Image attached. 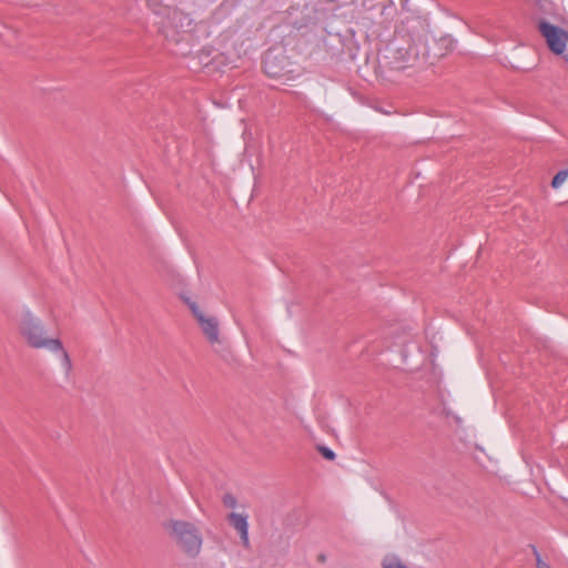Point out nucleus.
Returning a JSON list of instances; mask_svg holds the SVG:
<instances>
[{
  "instance_id": "f257e3e1",
  "label": "nucleus",
  "mask_w": 568,
  "mask_h": 568,
  "mask_svg": "<svg viewBox=\"0 0 568 568\" xmlns=\"http://www.w3.org/2000/svg\"><path fill=\"white\" fill-rule=\"evenodd\" d=\"M163 528L184 555L194 558L200 554L203 538L200 528L194 523L171 518L163 523Z\"/></svg>"
},
{
  "instance_id": "f03ea898",
  "label": "nucleus",
  "mask_w": 568,
  "mask_h": 568,
  "mask_svg": "<svg viewBox=\"0 0 568 568\" xmlns=\"http://www.w3.org/2000/svg\"><path fill=\"white\" fill-rule=\"evenodd\" d=\"M18 332L26 344L31 348H48L52 352L62 349V342L58 338L48 337L41 320L34 316L30 311H26L21 314L18 321Z\"/></svg>"
},
{
  "instance_id": "7ed1b4c3",
  "label": "nucleus",
  "mask_w": 568,
  "mask_h": 568,
  "mask_svg": "<svg viewBox=\"0 0 568 568\" xmlns=\"http://www.w3.org/2000/svg\"><path fill=\"white\" fill-rule=\"evenodd\" d=\"M537 30L547 49L556 57L562 58L568 52V30L547 19L537 21Z\"/></svg>"
},
{
  "instance_id": "20e7f679",
  "label": "nucleus",
  "mask_w": 568,
  "mask_h": 568,
  "mask_svg": "<svg viewBox=\"0 0 568 568\" xmlns=\"http://www.w3.org/2000/svg\"><path fill=\"white\" fill-rule=\"evenodd\" d=\"M193 316L195 317L197 325L201 328L202 334L211 346L221 345L223 338L220 332V322L215 316L205 314L195 302L186 300Z\"/></svg>"
},
{
  "instance_id": "39448f33",
  "label": "nucleus",
  "mask_w": 568,
  "mask_h": 568,
  "mask_svg": "<svg viewBox=\"0 0 568 568\" xmlns=\"http://www.w3.org/2000/svg\"><path fill=\"white\" fill-rule=\"evenodd\" d=\"M290 61L287 57L275 50H268L263 59L264 72L271 78H282L288 70Z\"/></svg>"
},
{
  "instance_id": "423d86ee",
  "label": "nucleus",
  "mask_w": 568,
  "mask_h": 568,
  "mask_svg": "<svg viewBox=\"0 0 568 568\" xmlns=\"http://www.w3.org/2000/svg\"><path fill=\"white\" fill-rule=\"evenodd\" d=\"M408 58V51L405 48L395 47L390 43L385 49L384 59L389 68L400 70L405 68Z\"/></svg>"
},
{
  "instance_id": "0eeeda50",
  "label": "nucleus",
  "mask_w": 568,
  "mask_h": 568,
  "mask_svg": "<svg viewBox=\"0 0 568 568\" xmlns=\"http://www.w3.org/2000/svg\"><path fill=\"white\" fill-rule=\"evenodd\" d=\"M227 520L231 526L240 532L242 544L245 548H250L248 540V524L245 516L236 513H231L227 516Z\"/></svg>"
},
{
  "instance_id": "6e6552de",
  "label": "nucleus",
  "mask_w": 568,
  "mask_h": 568,
  "mask_svg": "<svg viewBox=\"0 0 568 568\" xmlns=\"http://www.w3.org/2000/svg\"><path fill=\"white\" fill-rule=\"evenodd\" d=\"M455 47V40L450 34L439 36L434 40L433 55L440 59L449 54Z\"/></svg>"
},
{
  "instance_id": "1a4fd4ad",
  "label": "nucleus",
  "mask_w": 568,
  "mask_h": 568,
  "mask_svg": "<svg viewBox=\"0 0 568 568\" xmlns=\"http://www.w3.org/2000/svg\"><path fill=\"white\" fill-rule=\"evenodd\" d=\"M383 568H407L398 557L394 555H386L382 560Z\"/></svg>"
},
{
  "instance_id": "9d476101",
  "label": "nucleus",
  "mask_w": 568,
  "mask_h": 568,
  "mask_svg": "<svg viewBox=\"0 0 568 568\" xmlns=\"http://www.w3.org/2000/svg\"><path fill=\"white\" fill-rule=\"evenodd\" d=\"M568 180V170L559 171L551 181L554 189H559Z\"/></svg>"
},
{
  "instance_id": "9b49d317",
  "label": "nucleus",
  "mask_w": 568,
  "mask_h": 568,
  "mask_svg": "<svg viewBox=\"0 0 568 568\" xmlns=\"http://www.w3.org/2000/svg\"><path fill=\"white\" fill-rule=\"evenodd\" d=\"M317 450L327 460H334L336 457L335 453L325 446H317Z\"/></svg>"
},
{
  "instance_id": "f8f14e48",
  "label": "nucleus",
  "mask_w": 568,
  "mask_h": 568,
  "mask_svg": "<svg viewBox=\"0 0 568 568\" xmlns=\"http://www.w3.org/2000/svg\"><path fill=\"white\" fill-rule=\"evenodd\" d=\"M57 352H61L63 365L67 368V371H70L72 368V363H71V358H70L68 352L64 349L63 346H62V349H58Z\"/></svg>"
},
{
  "instance_id": "ddd939ff",
  "label": "nucleus",
  "mask_w": 568,
  "mask_h": 568,
  "mask_svg": "<svg viewBox=\"0 0 568 568\" xmlns=\"http://www.w3.org/2000/svg\"><path fill=\"white\" fill-rule=\"evenodd\" d=\"M223 503L226 507H231V508H234L236 506V499L234 496L230 495V494H226L224 497H223Z\"/></svg>"
},
{
  "instance_id": "4468645a",
  "label": "nucleus",
  "mask_w": 568,
  "mask_h": 568,
  "mask_svg": "<svg viewBox=\"0 0 568 568\" xmlns=\"http://www.w3.org/2000/svg\"><path fill=\"white\" fill-rule=\"evenodd\" d=\"M536 566L537 568H551L549 564H547L540 555L536 551Z\"/></svg>"
},
{
  "instance_id": "2eb2a0df",
  "label": "nucleus",
  "mask_w": 568,
  "mask_h": 568,
  "mask_svg": "<svg viewBox=\"0 0 568 568\" xmlns=\"http://www.w3.org/2000/svg\"><path fill=\"white\" fill-rule=\"evenodd\" d=\"M325 560H326V556H325L324 554H320V555L317 556V561H320V562H325Z\"/></svg>"
},
{
  "instance_id": "dca6fc26",
  "label": "nucleus",
  "mask_w": 568,
  "mask_h": 568,
  "mask_svg": "<svg viewBox=\"0 0 568 568\" xmlns=\"http://www.w3.org/2000/svg\"><path fill=\"white\" fill-rule=\"evenodd\" d=\"M390 9V7L386 6L385 3L382 4V14H385L386 10Z\"/></svg>"
},
{
  "instance_id": "f3484780",
  "label": "nucleus",
  "mask_w": 568,
  "mask_h": 568,
  "mask_svg": "<svg viewBox=\"0 0 568 568\" xmlns=\"http://www.w3.org/2000/svg\"><path fill=\"white\" fill-rule=\"evenodd\" d=\"M562 59L565 60V63L567 64L568 67V52L566 53V55L562 57Z\"/></svg>"
}]
</instances>
